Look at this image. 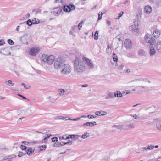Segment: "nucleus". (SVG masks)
<instances>
[{
  "mask_svg": "<svg viewBox=\"0 0 161 161\" xmlns=\"http://www.w3.org/2000/svg\"><path fill=\"white\" fill-rule=\"evenodd\" d=\"M121 35L120 34H119L116 36V38H117V37L118 38V40L119 42H120L121 40Z\"/></svg>",
  "mask_w": 161,
  "mask_h": 161,
  "instance_id": "obj_52",
  "label": "nucleus"
},
{
  "mask_svg": "<svg viewBox=\"0 0 161 161\" xmlns=\"http://www.w3.org/2000/svg\"><path fill=\"white\" fill-rule=\"evenodd\" d=\"M77 28V26L76 25H74L72 27V30L73 31H75V30Z\"/></svg>",
  "mask_w": 161,
  "mask_h": 161,
  "instance_id": "obj_56",
  "label": "nucleus"
},
{
  "mask_svg": "<svg viewBox=\"0 0 161 161\" xmlns=\"http://www.w3.org/2000/svg\"><path fill=\"white\" fill-rule=\"evenodd\" d=\"M61 72L63 75L69 74L71 72L70 66L68 64H64L61 66Z\"/></svg>",
  "mask_w": 161,
  "mask_h": 161,
  "instance_id": "obj_4",
  "label": "nucleus"
},
{
  "mask_svg": "<svg viewBox=\"0 0 161 161\" xmlns=\"http://www.w3.org/2000/svg\"><path fill=\"white\" fill-rule=\"evenodd\" d=\"M74 71L78 73L83 72L86 69L83 62L78 57L74 61Z\"/></svg>",
  "mask_w": 161,
  "mask_h": 161,
  "instance_id": "obj_2",
  "label": "nucleus"
},
{
  "mask_svg": "<svg viewBox=\"0 0 161 161\" xmlns=\"http://www.w3.org/2000/svg\"><path fill=\"white\" fill-rule=\"evenodd\" d=\"M124 44L127 49H130L132 48V43L130 39H126L124 42Z\"/></svg>",
  "mask_w": 161,
  "mask_h": 161,
  "instance_id": "obj_8",
  "label": "nucleus"
},
{
  "mask_svg": "<svg viewBox=\"0 0 161 161\" xmlns=\"http://www.w3.org/2000/svg\"><path fill=\"white\" fill-rule=\"evenodd\" d=\"M52 141L53 142L55 141L57 142L58 141V138L57 137H53L51 139Z\"/></svg>",
  "mask_w": 161,
  "mask_h": 161,
  "instance_id": "obj_44",
  "label": "nucleus"
},
{
  "mask_svg": "<svg viewBox=\"0 0 161 161\" xmlns=\"http://www.w3.org/2000/svg\"><path fill=\"white\" fill-rule=\"evenodd\" d=\"M152 8L150 6H147L145 7L144 11L146 13L149 14L152 11Z\"/></svg>",
  "mask_w": 161,
  "mask_h": 161,
  "instance_id": "obj_19",
  "label": "nucleus"
},
{
  "mask_svg": "<svg viewBox=\"0 0 161 161\" xmlns=\"http://www.w3.org/2000/svg\"><path fill=\"white\" fill-rule=\"evenodd\" d=\"M107 113L104 111H97L95 112V114L97 116H104L107 114Z\"/></svg>",
  "mask_w": 161,
  "mask_h": 161,
  "instance_id": "obj_16",
  "label": "nucleus"
},
{
  "mask_svg": "<svg viewBox=\"0 0 161 161\" xmlns=\"http://www.w3.org/2000/svg\"><path fill=\"white\" fill-rule=\"evenodd\" d=\"M56 8L58 9V11H54L53 13L55 16H58L62 11V9L60 8Z\"/></svg>",
  "mask_w": 161,
  "mask_h": 161,
  "instance_id": "obj_24",
  "label": "nucleus"
},
{
  "mask_svg": "<svg viewBox=\"0 0 161 161\" xmlns=\"http://www.w3.org/2000/svg\"><path fill=\"white\" fill-rule=\"evenodd\" d=\"M124 125L125 126V127L126 128L124 129L125 130L134 128L135 126V124L133 123H131L129 124H124Z\"/></svg>",
  "mask_w": 161,
  "mask_h": 161,
  "instance_id": "obj_17",
  "label": "nucleus"
},
{
  "mask_svg": "<svg viewBox=\"0 0 161 161\" xmlns=\"http://www.w3.org/2000/svg\"><path fill=\"white\" fill-rule=\"evenodd\" d=\"M138 53L140 56H145L146 54V52L143 50H141L139 51Z\"/></svg>",
  "mask_w": 161,
  "mask_h": 161,
  "instance_id": "obj_30",
  "label": "nucleus"
},
{
  "mask_svg": "<svg viewBox=\"0 0 161 161\" xmlns=\"http://www.w3.org/2000/svg\"><path fill=\"white\" fill-rule=\"evenodd\" d=\"M69 8V6H64V7L63 8V10L65 12H69V8Z\"/></svg>",
  "mask_w": 161,
  "mask_h": 161,
  "instance_id": "obj_36",
  "label": "nucleus"
},
{
  "mask_svg": "<svg viewBox=\"0 0 161 161\" xmlns=\"http://www.w3.org/2000/svg\"><path fill=\"white\" fill-rule=\"evenodd\" d=\"M24 88L26 89H28L30 88L31 86L28 85L26 86H25Z\"/></svg>",
  "mask_w": 161,
  "mask_h": 161,
  "instance_id": "obj_63",
  "label": "nucleus"
},
{
  "mask_svg": "<svg viewBox=\"0 0 161 161\" xmlns=\"http://www.w3.org/2000/svg\"><path fill=\"white\" fill-rule=\"evenodd\" d=\"M113 128H115L116 129H119L121 130L122 129H125L126 128L125 127V126L124 124L122 125H115L113 126Z\"/></svg>",
  "mask_w": 161,
  "mask_h": 161,
  "instance_id": "obj_22",
  "label": "nucleus"
},
{
  "mask_svg": "<svg viewBox=\"0 0 161 161\" xmlns=\"http://www.w3.org/2000/svg\"><path fill=\"white\" fill-rule=\"evenodd\" d=\"M87 117L89 119H92V118H96V116H94V115L89 114L87 116Z\"/></svg>",
  "mask_w": 161,
  "mask_h": 161,
  "instance_id": "obj_42",
  "label": "nucleus"
},
{
  "mask_svg": "<svg viewBox=\"0 0 161 161\" xmlns=\"http://www.w3.org/2000/svg\"><path fill=\"white\" fill-rule=\"evenodd\" d=\"M17 95L19 96V97H22L23 99H26V98H25V97H24V96H23V95H21V94H17Z\"/></svg>",
  "mask_w": 161,
  "mask_h": 161,
  "instance_id": "obj_55",
  "label": "nucleus"
},
{
  "mask_svg": "<svg viewBox=\"0 0 161 161\" xmlns=\"http://www.w3.org/2000/svg\"><path fill=\"white\" fill-rule=\"evenodd\" d=\"M113 57L114 61V62H117V61L118 60L117 58V57L116 56V55L114 53H113Z\"/></svg>",
  "mask_w": 161,
  "mask_h": 161,
  "instance_id": "obj_37",
  "label": "nucleus"
},
{
  "mask_svg": "<svg viewBox=\"0 0 161 161\" xmlns=\"http://www.w3.org/2000/svg\"><path fill=\"white\" fill-rule=\"evenodd\" d=\"M20 148L22 150H25L26 149L27 147L25 146L21 145L20 146Z\"/></svg>",
  "mask_w": 161,
  "mask_h": 161,
  "instance_id": "obj_46",
  "label": "nucleus"
},
{
  "mask_svg": "<svg viewBox=\"0 0 161 161\" xmlns=\"http://www.w3.org/2000/svg\"><path fill=\"white\" fill-rule=\"evenodd\" d=\"M83 23V21H81L80 22L79 24L78 25V28H79V30H80V28L82 27V24Z\"/></svg>",
  "mask_w": 161,
  "mask_h": 161,
  "instance_id": "obj_41",
  "label": "nucleus"
},
{
  "mask_svg": "<svg viewBox=\"0 0 161 161\" xmlns=\"http://www.w3.org/2000/svg\"><path fill=\"white\" fill-rule=\"evenodd\" d=\"M97 124L96 122H87L84 123L83 125L84 126L92 127L94 125H96Z\"/></svg>",
  "mask_w": 161,
  "mask_h": 161,
  "instance_id": "obj_12",
  "label": "nucleus"
},
{
  "mask_svg": "<svg viewBox=\"0 0 161 161\" xmlns=\"http://www.w3.org/2000/svg\"><path fill=\"white\" fill-rule=\"evenodd\" d=\"M8 43L10 45H13L14 44V42L11 39H9L8 40Z\"/></svg>",
  "mask_w": 161,
  "mask_h": 161,
  "instance_id": "obj_40",
  "label": "nucleus"
},
{
  "mask_svg": "<svg viewBox=\"0 0 161 161\" xmlns=\"http://www.w3.org/2000/svg\"><path fill=\"white\" fill-rule=\"evenodd\" d=\"M154 147L153 146H152V145H150L148 147H147V149L148 150H152L154 148Z\"/></svg>",
  "mask_w": 161,
  "mask_h": 161,
  "instance_id": "obj_45",
  "label": "nucleus"
},
{
  "mask_svg": "<svg viewBox=\"0 0 161 161\" xmlns=\"http://www.w3.org/2000/svg\"><path fill=\"white\" fill-rule=\"evenodd\" d=\"M124 13V12L123 11H122L120 12V14H119V16H118V19H119V18H120L122 15Z\"/></svg>",
  "mask_w": 161,
  "mask_h": 161,
  "instance_id": "obj_60",
  "label": "nucleus"
},
{
  "mask_svg": "<svg viewBox=\"0 0 161 161\" xmlns=\"http://www.w3.org/2000/svg\"><path fill=\"white\" fill-rule=\"evenodd\" d=\"M54 59V57L53 55L48 56L46 54H43L41 58V61L48 65H51L53 62Z\"/></svg>",
  "mask_w": 161,
  "mask_h": 161,
  "instance_id": "obj_3",
  "label": "nucleus"
},
{
  "mask_svg": "<svg viewBox=\"0 0 161 161\" xmlns=\"http://www.w3.org/2000/svg\"><path fill=\"white\" fill-rule=\"evenodd\" d=\"M64 60L60 58H56L54 62V68L56 69H57L59 68L60 69L61 66L64 64Z\"/></svg>",
  "mask_w": 161,
  "mask_h": 161,
  "instance_id": "obj_5",
  "label": "nucleus"
},
{
  "mask_svg": "<svg viewBox=\"0 0 161 161\" xmlns=\"http://www.w3.org/2000/svg\"><path fill=\"white\" fill-rule=\"evenodd\" d=\"M27 37L28 36L27 35H25L22 36L20 39L21 42L24 44L28 45V43L27 40Z\"/></svg>",
  "mask_w": 161,
  "mask_h": 161,
  "instance_id": "obj_14",
  "label": "nucleus"
},
{
  "mask_svg": "<svg viewBox=\"0 0 161 161\" xmlns=\"http://www.w3.org/2000/svg\"><path fill=\"white\" fill-rule=\"evenodd\" d=\"M134 81L139 82V83L142 84V85L136 86V89L138 90V92H142V89H143L145 91L152 90L153 88L152 83L147 78L137 79L134 80Z\"/></svg>",
  "mask_w": 161,
  "mask_h": 161,
  "instance_id": "obj_1",
  "label": "nucleus"
},
{
  "mask_svg": "<svg viewBox=\"0 0 161 161\" xmlns=\"http://www.w3.org/2000/svg\"><path fill=\"white\" fill-rule=\"evenodd\" d=\"M90 136V134L88 132H86L84 134H83L82 136H81V137L83 139H85L87 137H89Z\"/></svg>",
  "mask_w": 161,
  "mask_h": 161,
  "instance_id": "obj_28",
  "label": "nucleus"
},
{
  "mask_svg": "<svg viewBox=\"0 0 161 161\" xmlns=\"http://www.w3.org/2000/svg\"><path fill=\"white\" fill-rule=\"evenodd\" d=\"M66 92L65 91L62 89H61L59 90V94L61 96H63L65 92Z\"/></svg>",
  "mask_w": 161,
  "mask_h": 161,
  "instance_id": "obj_33",
  "label": "nucleus"
},
{
  "mask_svg": "<svg viewBox=\"0 0 161 161\" xmlns=\"http://www.w3.org/2000/svg\"><path fill=\"white\" fill-rule=\"evenodd\" d=\"M3 40H0V46L3 45L4 43H5L4 42H3Z\"/></svg>",
  "mask_w": 161,
  "mask_h": 161,
  "instance_id": "obj_64",
  "label": "nucleus"
},
{
  "mask_svg": "<svg viewBox=\"0 0 161 161\" xmlns=\"http://www.w3.org/2000/svg\"><path fill=\"white\" fill-rule=\"evenodd\" d=\"M114 94L112 92H109L108 93L107 95L106 96L105 99H108L113 98L114 96Z\"/></svg>",
  "mask_w": 161,
  "mask_h": 161,
  "instance_id": "obj_20",
  "label": "nucleus"
},
{
  "mask_svg": "<svg viewBox=\"0 0 161 161\" xmlns=\"http://www.w3.org/2000/svg\"><path fill=\"white\" fill-rule=\"evenodd\" d=\"M48 100L50 102L53 103L55 102L56 99H55L50 97H48Z\"/></svg>",
  "mask_w": 161,
  "mask_h": 161,
  "instance_id": "obj_35",
  "label": "nucleus"
},
{
  "mask_svg": "<svg viewBox=\"0 0 161 161\" xmlns=\"http://www.w3.org/2000/svg\"><path fill=\"white\" fill-rule=\"evenodd\" d=\"M82 60L85 62L88 69H93L94 68L93 64L90 59L86 57H83Z\"/></svg>",
  "mask_w": 161,
  "mask_h": 161,
  "instance_id": "obj_7",
  "label": "nucleus"
},
{
  "mask_svg": "<svg viewBox=\"0 0 161 161\" xmlns=\"http://www.w3.org/2000/svg\"><path fill=\"white\" fill-rule=\"evenodd\" d=\"M131 115L135 119H140V117H138V116L136 114H134L133 115Z\"/></svg>",
  "mask_w": 161,
  "mask_h": 161,
  "instance_id": "obj_50",
  "label": "nucleus"
},
{
  "mask_svg": "<svg viewBox=\"0 0 161 161\" xmlns=\"http://www.w3.org/2000/svg\"><path fill=\"white\" fill-rule=\"evenodd\" d=\"M75 9V7L74 5H71L69 6V11L71 12L72 10H74Z\"/></svg>",
  "mask_w": 161,
  "mask_h": 161,
  "instance_id": "obj_34",
  "label": "nucleus"
},
{
  "mask_svg": "<svg viewBox=\"0 0 161 161\" xmlns=\"http://www.w3.org/2000/svg\"><path fill=\"white\" fill-rule=\"evenodd\" d=\"M21 143H22L23 144H24L26 145H27V146L29 145V142H26V141H24L22 142Z\"/></svg>",
  "mask_w": 161,
  "mask_h": 161,
  "instance_id": "obj_48",
  "label": "nucleus"
},
{
  "mask_svg": "<svg viewBox=\"0 0 161 161\" xmlns=\"http://www.w3.org/2000/svg\"><path fill=\"white\" fill-rule=\"evenodd\" d=\"M147 147H142L141 149V151L143 152H144L145 151H146L147 149Z\"/></svg>",
  "mask_w": 161,
  "mask_h": 161,
  "instance_id": "obj_53",
  "label": "nucleus"
},
{
  "mask_svg": "<svg viewBox=\"0 0 161 161\" xmlns=\"http://www.w3.org/2000/svg\"><path fill=\"white\" fill-rule=\"evenodd\" d=\"M35 148H34L29 147L25 150V154H27L28 155H31L34 152Z\"/></svg>",
  "mask_w": 161,
  "mask_h": 161,
  "instance_id": "obj_13",
  "label": "nucleus"
},
{
  "mask_svg": "<svg viewBox=\"0 0 161 161\" xmlns=\"http://www.w3.org/2000/svg\"><path fill=\"white\" fill-rule=\"evenodd\" d=\"M5 83L6 85L9 86H12L14 85V83H12V81L11 80L5 81Z\"/></svg>",
  "mask_w": 161,
  "mask_h": 161,
  "instance_id": "obj_25",
  "label": "nucleus"
},
{
  "mask_svg": "<svg viewBox=\"0 0 161 161\" xmlns=\"http://www.w3.org/2000/svg\"><path fill=\"white\" fill-rule=\"evenodd\" d=\"M157 49L159 52L161 53V41L158 42L157 45Z\"/></svg>",
  "mask_w": 161,
  "mask_h": 161,
  "instance_id": "obj_23",
  "label": "nucleus"
},
{
  "mask_svg": "<svg viewBox=\"0 0 161 161\" xmlns=\"http://www.w3.org/2000/svg\"><path fill=\"white\" fill-rule=\"evenodd\" d=\"M52 136V135L50 134H46L45 136V137H46L47 139L50 136Z\"/></svg>",
  "mask_w": 161,
  "mask_h": 161,
  "instance_id": "obj_54",
  "label": "nucleus"
},
{
  "mask_svg": "<svg viewBox=\"0 0 161 161\" xmlns=\"http://www.w3.org/2000/svg\"><path fill=\"white\" fill-rule=\"evenodd\" d=\"M156 126L158 130H161V121H159L157 122Z\"/></svg>",
  "mask_w": 161,
  "mask_h": 161,
  "instance_id": "obj_27",
  "label": "nucleus"
},
{
  "mask_svg": "<svg viewBox=\"0 0 161 161\" xmlns=\"http://www.w3.org/2000/svg\"><path fill=\"white\" fill-rule=\"evenodd\" d=\"M94 36V39L95 40H97L98 39V33L97 31H96L95 32Z\"/></svg>",
  "mask_w": 161,
  "mask_h": 161,
  "instance_id": "obj_38",
  "label": "nucleus"
},
{
  "mask_svg": "<svg viewBox=\"0 0 161 161\" xmlns=\"http://www.w3.org/2000/svg\"><path fill=\"white\" fill-rule=\"evenodd\" d=\"M61 118H62V120H65V121L69 120V119H68L69 118H69V117H62V116Z\"/></svg>",
  "mask_w": 161,
  "mask_h": 161,
  "instance_id": "obj_47",
  "label": "nucleus"
},
{
  "mask_svg": "<svg viewBox=\"0 0 161 161\" xmlns=\"http://www.w3.org/2000/svg\"><path fill=\"white\" fill-rule=\"evenodd\" d=\"M156 53V50L154 47L152 46H150V52L149 53L151 56H154L155 55Z\"/></svg>",
  "mask_w": 161,
  "mask_h": 161,
  "instance_id": "obj_15",
  "label": "nucleus"
},
{
  "mask_svg": "<svg viewBox=\"0 0 161 161\" xmlns=\"http://www.w3.org/2000/svg\"><path fill=\"white\" fill-rule=\"evenodd\" d=\"M39 49L37 48L33 47L29 50V54L33 56H35L36 54L39 52Z\"/></svg>",
  "mask_w": 161,
  "mask_h": 161,
  "instance_id": "obj_9",
  "label": "nucleus"
},
{
  "mask_svg": "<svg viewBox=\"0 0 161 161\" xmlns=\"http://www.w3.org/2000/svg\"><path fill=\"white\" fill-rule=\"evenodd\" d=\"M62 117L61 116H57L55 118V120H60L62 119Z\"/></svg>",
  "mask_w": 161,
  "mask_h": 161,
  "instance_id": "obj_49",
  "label": "nucleus"
},
{
  "mask_svg": "<svg viewBox=\"0 0 161 161\" xmlns=\"http://www.w3.org/2000/svg\"><path fill=\"white\" fill-rule=\"evenodd\" d=\"M144 39L146 42L148 43V45L149 46H152L153 45H155L156 41L155 39L153 37H149L147 35H145L144 37Z\"/></svg>",
  "mask_w": 161,
  "mask_h": 161,
  "instance_id": "obj_6",
  "label": "nucleus"
},
{
  "mask_svg": "<svg viewBox=\"0 0 161 161\" xmlns=\"http://www.w3.org/2000/svg\"><path fill=\"white\" fill-rule=\"evenodd\" d=\"M10 47H7L6 48L2 49L1 52L2 51H3V53L4 55H8L11 54V53L9 51Z\"/></svg>",
  "mask_w": 161,
  "mask_h": 161,
  "instance_id": "obj_11",
  "label": "nucleus"
},
{
  "mask_svg": "<svg viewBox=\"0 0 161 161\" xmlns=\"http://www.w3.org/2000/svg\"><path fill=\"white\" fill-rule=\"evenodd\" d=\"M160 31L157 29H155L153 32V36L156 38H158L160 36Z\"/></svg>",
  "mask_w": 161,
  "mask_h": 161,
  "instance_id": "obj_10",
  "label": "nucleus"
},
{
  "mask_svg": "<svg viewBox=\"0 0 161 161\" xmlns=\"http://www.w3.org/2000/svg\"><path fill=\"white\" fill-rule=\"evenodd\" d=\"M114 96L115 97H121L122 96V93L118 91H116L114 93Z\"/></svg>",
  "mask_w": 161,
  "mask_h": 161,
  "instance_id": "obj_21",
  "label": "nucleus"
},
{
  "mask_svg": "<svg viewBox=\"0 0 161 161\" xmlns=\"http://www.w3.org/2000/svg\"><path fill=\"white\" fill-rule=\"evenodd\" d=\"M69 136H70L69 137L70 138H74L76 136L75 135H69Z\"/></svg>",
  "mask_w": 161,
  "mask_h": 161,
  "instance_id": "obj_61",
  "label": "nucleus"
},
{
  "mask_svg": "<svg viewBox=\"0 0 161 161\" xmlns=\"http://www.w3.org/2000/svg\"><path fill=\"white\" fill-rule=\"evenodd\" d=\"M46 147L47 146L46 145H43L39 146V148L40 149V151H42L45 150L46 148Z\"/></svg>",
  "mask_w": 161,
  "mask_h": 161,
  "instance_id": "obj_31",
  "label": "nucleus"
},
{
  "mask_svg": "<svg viewBox=\"0 0 161 161\" xmlns=\"http://www.w3.org/2000/svg\"><path fill=\"white\" fill-rule=\"evenodd\" d=\"M103 14L102 12H99L98 14V20H100L102 19V16L103 15Z\"/></svg>",
  "mask_w": 161,
  "mask_h": 161,
  "instance_id": "obj_43",
  "label": "nucleus"
},
{
  "mask_svg": "<svg viewBox=\"0 0 161 161\" xmlns=\"http://www.w3.org/2000/svg\"><path fill=\"white\" fill-rule=\"evenodd\" d=\"M67 143L68 145H71L72 144V141H71L70 140H68V141Z\"/></svg>",
  "mask_w": 161,
  "mask_h": 161,
  "instance_id": "obj_57",
  "label": "nucleus"
},
{
  "mask_svg": "<svg viewBox=\"0 0 161 161\" xmlns=\"http://www.w3.org/2000/svg\"><path fill=\"white\" fill-rule=\"evenodd\" d=\"M24 112V110H19L18 111V115H20L21 114L23 113Z\"/></svg>",
  "mask_w": 161,
  "mask_h": 161,
  "instance_id": "obj_51",
  "label": "nucleus"
},
{
  "mask_svg": "<svg viewBox=\"0 0 161 161\" xmlns=\"http://www.w3.org/2000/svg\"><path fill=\"white\" fill-rule=\"evenodd\" d=\"M131 31L134 32H137L138 29V26L137 25L134 24L131 26Z\"/></svg>",
  "mask_w": 161,
  "mask_h": 161,
  "instance_id": "obj_18",
  "label": "nucleus"
},
{
  "mask_svg": "<svg viewBox=\"0 0 161 161\" xmlns=\"http://www.w3.org/2000/svg\"><path fill=\"white\" fill-rule=\"evenodd\" d=\"M63 146V145L62 144V142H59L57 143H55L53 144V146L55 147H61Z\"/></svg>",
  "mask_w": 161,
  "mask_h": 161,
  "instance_id": "obj_26",
  "label": "nucleus"
},
{
  "mask_svg": "<svg viewBox=\"0 0 161 161\" xmlns=\"http://www.w3.org/2000/svg\"><path fill=\"white\" fill-rule=\"evenodd\" d=\"M23 155V153L22 152H20L18 155V157H20Z\"/></svg>",
  "mask_w": 161,
  "mask_h": 161,
  "instance_id": "obj_58",
  "label": "nucleus"
},
{
  "mask_svg": "<svg viewBox=\"0 0 161 161\" xmlns=\"http://www.w3.org/2000/svg\"><path fill=\"white\" fill-rule=\"evenodd\" d=\"M26 24L28 25L29 26H31L33 23L31 19H29L26 22Z\"/></svg>",
  "mask_w": 161,
  "mask_h": 161,
  "instance_id": "obj_39",
  "label": "nucleus"
},
{
  "mask_svg": "<svg viewBox=\"0 0 161 161\" xmlns=\"http://www.w3.org/2000/svg\"><path fill=\"white\" fill-rule=\"evenodd\" d=\"M106 24L110 26L111 25V22L110 21L107 20L106 21Z\"/></svg>",
  "mask_w": 161,
  "mask_h": 161,
  "instance_id": "obj_62",
  "label": "nucleus"
},
{
  "mask_svg": "<svg viewBox=\"0 0 161 161\" xmlns=\"http://www.w3.org/2000/svg\"><path fill=\"white\" fill-rule=\"evenodd\" d=\"M24 118V117L19 118L17 121L18 123H21V120Z\"/></svg>",
  "mask_w": 161,
  "mask_h": 161,
  "instance_id": "obj_59",
  "label": "nucleus"
},
{
  "mask_svg": "<svg viewBox=\"0 0 161 161\" xmlns=\"http://www.w3.org/2000/svg\"><path fill=\"white\" fill-rule=\"evenodd\" d=\"M32 22L33 24H38L40 23V21L38 19H37V20H36V18H34L32 20Z\"/></svg>",
  "mask_w": 161,
  "mask_h": 161,
  "instance_id": "obj_32",
  "label": "nucleus"
},
{
  "mask_svg": "<svg viewBox=\"0 0 161 161\" xmlns=\"http://www.w3.org/2000/svg\"><path fill=\"white\" fill-rule=\"evenodd\" d=\"M16 156L15 155H13L11 156H9L7 158H6L4 159V160H8V161H11L10 160L11 158H13L15 157Z\"/></svg>",
  "mask_w": 161,
  "mask_h": 161,
  "instance_id": "obj_29",
  "label": "nucleus"
}]
</instances>
